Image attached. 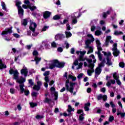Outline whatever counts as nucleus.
Wrapping results in <instances>:
<instances>
[{"mask_svg":"<svg viewBox=\"0 0 125 125\" xmlns=\"http://www.w3.org/2000/svg\"><path fill=\"white\" fill-rule=\"evenodd\" d=\"M17 83L20 84L19 87L21 90V92H24V87H25V84L24 83L26 82V79L21 78V80H18Z\"/></svg>","mask_w":125,"mask_h":125,"instance_id":"9b49d317","label":"nucleus"},{"mask_svg":"<svg viewBox=\"0 0 125 125\" xmlns=\"http://www.w3.org/2000/svg\"><path fill=\"white\" fill-rule=\"evenodd\" d=\"M32 36L33 37H37L39 35V32H36L35 31H32Z\"/></svg>","mask_w":125,"mask_h":125,"instance_id":"de8ad7c7","label":"nucleus"},{"mask_svg":"<svg viewBox=\"0 0 125 125\" xmlns=\"http://www.w3.org/2000/svg\"><path fill=\"white\" fill-rule=\"evenodd\" d=\"M108 99V97H107V95H103V100H104V101H107V99Z\"/></svg>","mask_w":125,"mask_h":125,"instance_id":"603ef678","label":"nucleus"},{"mask_svg":"<svg viewBox=\"0 0 125 125\" xmlns=\"http://www.w3.org/2000/svg\"><path fill=\"white\" fill-rule=\"evenodd\" d=\"M103 53H104V56H106V65L109 67V66H112L113 65V62L111 61V59H110V57L112 54L111 52H109L108 53H106L105 52L103 51Z\"/></svg>","mask_w":125,"mask_h":125,"instance_id":"9d476101","label":"nucleus"},{"mask_svg":"<svg viewBox=\"0 0 125 125\" xmlns=\"http://www.w3.org/2000/svg\"><path fill=\"white\" fill-rule=\"evenodd\" d=\"M74 109H72V106L70 105H68V110H67L68 113L69 114H71L72 113V111H74Z\"/></svg>","mask_w":125,"mask_h":125,"instance_id":"58836bf2","label":"nucleus"},{"mask_svg":"<svg viewBox=\"0 0 125 125\" xmlns=\"http://www.w3.org/2000/svg\"><path fill=\"white\" fill-rule=\"evenodd\" d=\"M32 97H37L39 95V92L33 91L31 93Z\"/></svg>","mask_w":125,"mask_h":125,"instance_id":"4c0bfd02","label":"nucleus"},{"mask_svg":"<svg viewBox=\"0 0 125 125\" xmlns=\"http://www.w3.org/2000/svg\"><path fill=\"white\" fill-rule=\"evenodd\" d=\"M109 104H110L111 108H112L113 114H115V113H116V112H117V108H116V105L114 104V102H113V101H111L109 103Z\"/></svg>","mask_w":125,"mask_h":125,"instance_id":"412c9836","label":"nucleus"},{"mask_svg":"<svg viewBox=\"0 0 125 125\" xmlns=\"http://www.w3.org/2000/svg\"><path fill=\"white\" fill-rule=\"evenodd\" d=\"M49 27L47 26H43V27L42 28V31L43 32H45V31H46V30H47V29H48Z\"/></svg>","mask_w":125,"mask_h":125,"instance_id":"4d7b16f0","label":"nucleus"},{"mask_svg":"<svg viewBox=\"0 0 125 125\" xmlns=\"http://www.w3.org/2000/svg\"><path fill=\"white\" fill-rule=\"evenodd\" d=\"M119 66L121 67V68H124L125 67V63L123 62H120L119 63Z\"/></svg>","mask_w":125,"mask_h":125,"instance_id":"864d4df0","label":"nucleus"},{"mask_svg":"<svg viewBox=\"0 0 125 125\" xmlns=\"http://www.w3.org/2000/svg\"><path fill=\"white\" fill-rule=\"evenodd\" d=\"M36 118L37 119V120H40V119H42V118H43V116L40 115H37L36 116Z\"/></svg>","mask_w":125,"mask_h":125,"instance_id":"052dcab7","label":"nucleus"},{"mask_svg":"<svg viewBox=\"0 0 125 125\" xmlns=\"http://www.w3.org/2000/svg\"><path fill=\"white\" fill-rule=\"evenodd\" d=\"M105 66V63L104 62H101L100 64H99V66L100 68H101V67H104Z\"/></svg>","mask_w":125,"mask_h":125,"instance_id":"680f3d73","label":"nucleus"},{"mask_svg":"<svg viewBox=\"0 0 125 125\" xmlns=\"http://www.w3.org/2000/svg\"><path fill=\"white\" fill-rule=\"evenodd\" d=\"M64 66H65L64 63L60 62L57 60L50 61V63L49 64V68L51 70L54 69L55 67H57V68H63Z\"/></svg>","mask_w":125,"mask_h":125,"instance_id":"7ed1b4c3","label":"nucleus"},{"mask_svg":"<svg viewBox=\"0 0 125 125\" xmlns=\"http://www.w3.org/2000/svg\"><path fill=\"white\" fill-rule=\"evenodd\" d=\"M97 29L99 30H96L95 32V36H100L102 34V31H101V28L100 26H97Z\"/></svg>","mask_w":125,"mask_h":125,"instance_id":"5701e85b","label":"nucleus"},{"mask_svg":"<svg viewBox=\"0 0 125 125\" xmlns=\"http://www.w3.org/2000/svg\"><path fill=\"white\" fill-rule=\"evenodd\" d=\"M63 39H65V35L62 34L58 33L55 36V39L56 41H61L63 40Z\"/></svg>","mask_w":125,"mask_h":125,"instance_id":"f3484780","label":"nucleus"},{"mask_svg":"<svg viewBox=\"0 0 125 125\" xmlns=\"http://www.w3.org/2000/svg\"><path fill=\"white\" fill-rule=\"evenodd\" d=\"M21 24L23 26H27V24H28V20L27 19H23L21 20Z\"/></svg>","mask_w":125,"mask_h":125,"instance_id":"c756f323","label":"nucleus"},{"mask_svg":"<svg viewBox=\"0 0 125 125\" xmlns=\"http://www.w3.org/2000/svg\"><path fill=\"white\" fill-rule=\"evenodd\" d=\"M113 77L114 79H115V80H116L119 79V78H120L119 74H118L116 72L113 74Z\"/></svg>","mask_w":125,"mask_h":125,"instance_id":"2f4dec72","label":"nucleus"},{"mask_svg":"<svg viewBox=\"0 0 125 125\" xmlns=\"http://www.w3.org/2000/svg\"><path fill=\"white\" fill-rule=\"evenodd\" d=\"M21 124V123L20 122H14L13 124H12L11 125H20Z\"/></svg>","mask_w":125,"mask_h":125,"instance_id":"0e129e2a","label":"nucleus"},{"mask_svg":"<svg viewBox=\"0 0 125 125\" xmlns=\"http://www.w3.org/2000/svg\"><path fill=\"white\" fill-rule=\"evenodd\" d=\"M101 72H102V69L100 67H97L95 71V78H97L99 75L101 74Z\"/></svg>","mask_w":125,"mask_h":125,"instance_id":"a211bd4d","label":"nucleus"},{"mask_svg":"<svg viewBox=\"0 0 125 125\" xmlns=\"http://www.w3.org/2000/svg\"><path fill=\"white\" fill-rule=\"evenodd\" d=\"M32 46H33V44L27 45L25 47L27 49H31V47H32Z\"/></svg>","mask_w":125,"mask_h":125,"instance_id":"69168bd1","label":"nucleus"},{"mask_svg":"<svg viewBox=\"0 0 125 125\" xmlns=\"http://www.w3.org/2000/svg\"><path fill=\"white\" fill-rule=\"evenodd\" d=\"M57 50L59 52H62L63 51V48L61 47H58Z\"/></svg>","mask_w":125,"mask_h":125,"instance_id":"338daca9","label":"nucleus"},{"mask_svg":"<svg viewBox=\"0 0 125 125\" xmlns=\"http://www.w3.org/2000/svg\"><path fill=\"white\" fill-rule=\"evenodd\" d=\"M42 45H44L45 47H48L49 46V43H48V41H44L42 42Z\"/></svg>","mask_w":125,"mask_h":125,"instance_id":"7c9ffc66","label":"nucleus"},{"mask_svg":"<svg viewBox=\"0 0 125 125\" xmlns=\"http://www.w3.org/2000/svg\"><path fill=\"white\" fill-rule=\"evenodd\" d=\"M116 83L118 85H122V82H121V81H120V79H116Z\"/></svg>","mask_w":125,"mask_h":125,"instance_id":"6e6d98bb","label":"nucleus"},{"mask_svg":"<svg viewBox=\"0 0 125 125\" xmlns=\"http://www.w3.org/2000/svg\"><path fill=\"white\" fill-rule=\"evenodd\" d=\"M16 3V6L18 7V15L20 18H23V16H24V10L21 7V4H22V2L21 1L19 0H16L15 1Z\"/></svg>","mask_w":125,"mask_h":125,"instance_id":"20e7f679","label":"nucleus"},{"mask_svg":"<svg viewBox=\"0 0 125 125\" xmlns=\"http://www.w3.org/2000/svg\"><path fill=\"white\" fill-rule=\"evenodd\" d=\"M100 91H101V92H103V93H105V92H106V88H105V87H103L100 89Z\"/></svg>","mask_w":125,"mask_h":125,"instance_id":"8fccbe9b","label":"nucleus"},{"mask_svg":"<svg viewBox=\"0 0 125 125\" xmlns=\"http://www.w3.org/2000/svg\"><path fill=\"white\" fill-rule=\"evenodd\" d=\"M50 15H51V12L49 11H46L43 13V17L44 19H48V18L50 17Z\"/></svg>","mask_w":125,"mask_h":125,"instance_id":"6ab92c4d","label":"nucleus"},{"mask_svg":"<svg viewBox=\"0 0 125 125\" xmlns=\"http://www.w3.org/2000/svg\"><path fill=\"white\" fill-rule=\"evenodd\" d=\"M86 53V51L83 50V51H76V54H77V55H79V57L78 58L77 60H76L74 63H73V65L74 66H78L77 67V70H79V69H81V68H82V67H83V62H80L79 63V61H85V60L86 61V57H84V55Z\"/></svg>","mask_w":125,"mask_h":125,"instance_id":"f257e3e1","label":"nucleus"},{"mask_svg":"<svg viewBox=\"0 0 125 125\" xmlns=\"http://www.w3.org/2000/svg\"><path fill=\"white\" fill-rule=\"evenodd\" d=\"M54 20H59L61 19V17L58 15H56L53 17Z\"/></svg>","mask_w":125,"mask_h":125,"instance_id":"72a5a7b5","label":"nucleus"},{"mask_svg":"<svg viewBox=\"0 0 125 125\" xmlns=\"http://www.w3.org/2000/svg\"><path fill=\"white\" fill-rule=\"evenodd\" d=\"M24 92L26 96H28V95H29V94H30V91H29V90H25V89H24L23 92H21V93H24Z\"/></svg>","mask_w":125,"mask_h":125,"instance_id":"e433bc0d","label":"nucleus"},{"mask_svg":"<svg viewBox=\"0 0 125 125\" xmlns=\"http://www.w3.org/2000/svg\"><path fill=\"white\" fill-rule=\"evenodd\" d=\"M44 103H47L48 104H49L50 102H51V99H49L47 97H46L44 101Z\"/></svg>","mask_w":125,"mask_h":125,"instance_id":"c9c22d12","label":"nucleus"},{"mask_svg":"<svg viewBox=\"0 0 125 125\" xmlns=\"http://www.w3.org/2000/svg\"><path fill=\"white\" fill-rule=\"evenodd\" d=\"M96 43L97 44L98 51L95 52V53L96 54L98 55L100 61H102V54H101V51H102L103 49H102V47H101V43H100V41H99L98 39H97L96 40Z\"/></svg>","mask_w":125,"mask_h":125,"instance_id":"39448f33","label":"nucleus"},{"mask_svg":"<svg viewBox=\"0 0 125 125\" xmlns=\"http://www.w3.org/2000/svg\"><path fill=\"white\" fill-rule=\"evenodd\" d=\"M1 5L2 6V8L3 10L7 12L8 11V10H7V8H6V6L5 5V3L3 1L1 2Z\"/></svg>","mask_w":125,"mask_h":125,"instance_id":"cd10ccee","label":"nucleus"},{"mask_svg":"<svg viewBox=\"0 0 125 125\" xmlns=\"http://www.w3.org/2000/svg\"><path fill=\"white\" fill-rule=\"evenodd\" d=\"M67 22H69V20H64L63 22H62V21L60 22V23L62 25H64V24H66Z\"/></svg>","mask_w":125,"mask_h":125,"instance_id":"09e8293b","label":"nucleus"},{"mask_svg":"<svg viewBox=\"0 0 125 125\" xmlns=\"http://www.w3.org/2000/svg\"><path fill=\"white\" fill-rule=\"evenodd\" d=\"M85 48H87L88 49H90L87 52V54H89V53H92L93 52V49L92 47L89 46V43L88 42V41H86L85 42Z\"/></svg>","mask_w":125,"mask_h":125,"instance_id":"2eb2a0df","label":"nucleus"},{"mask_svg":"<svg viewBox=\"0 0 125 125\" xmlns=\"http://www.w3.org/2000/svg\"><path fill=\"white\" fill-rule=\"evenodd\" d=\"M66 30L67 31H70V30H71V26H70V24L69 23H67L66 24Z\"/></svg>","mask_w":125,"mask_h":125,"instance_id":"bf43d9fd","label":"nucleus"},{"mask_svg":"<svg viewBox=\"0 0 125 125\" xmlns=\"http://www.w3.org/2000/svg\"><path fill=\"white\" fill-rule=\"evenodd\" d=\"M109 41H108V40H105V42H104V44L105 46H108V45H109Z\"/></svg>","mask_w":125,"mask_h":125,"instance_id":"774afa93","label":"nucleus"},{"mask_svg":"<svg viewBox=\"0 0 125 125\" xmlns=\"http://www.w3.org/2000/svg\"><path fill=\"white\" fill-rule=\"evenodd\" d=\"M28 83L29 84H30V86H29V87H30V86H33V85H34V82H33V80L29 79L28 80Z\"/></svg>","mask_w":125,"mask_h":125,"instance_id":"c03bdc74","label":"nucleus"},{"mask_svg":"<svg viewBox=\"0 0 125 125\" xmlns=\"http://www.w3.org/2000/svg\"><path fill=\"white\" fill-rule=\"evenodd\" d=\"M17 55H18V56H16V54L15 55V61H16V62H17V63H20V61L18 60V58H19V57H21V54L18 52H17Z\"/></svg>","mask_w":125,"mask_h":125,"instance_id":"a878e982","label":"nucleus"},{"mask_svg":"<svg viewBox=\"0 0 125 125\" xmlns=\"http://www.w3.org/2000/svg\"><path fill=\"white\" fill-rule=\"evenodd\" d=\"M9 73L10 75H13V80H19V72H18L17 69L14 70L13 69L11 68V70H9Z\"/></svg>","mask_w":125,"mask_h":125,"instance_id":"f8f14e48","label":"nucleus"},{"mask_svg":"<svg viewBox=\"0 0 125 125\" xmlns=\"http://www.w3.org/2000/svg\"><path fill=\"white\" fill-rule=\"evenodd\" d=\"M48 75H49V71H45L43 73V76H45L44 80L45 82H46L47 83H49V78H48Z\"/></svg>","mask_w":125,"mask_h":125,"instance_id":"4be33fe9","label":"nucleus"},{"mask_svg":"<svg viewBox=\"0 0 125 125\" xmlns=\"http://www.w3.org/2000/svg\"><path fill=\"white\" fill-rule=\"evenodd\" d=\"M15 89L14 88H11L10 89V92L11 93H12V94H14V93H15Z\"/></svg>","mask_w":125,"mask_h":125,"instance_id":"e2e57ef3","label":"nucleus"},{"mask_svg":"<svg viewBox=\"0 0 125 125\" xmlns=\"http://www.w3.org/2000/svg\"><path fill=\"white\" fill-rule=\"evenodd\" d=\"M84 120V117H83V114H82L80 116H79V121L80 123H82L83 121Z\"/></svg>","mask_w":125,"mask_h":125,"instance_id":"a19ab883","label":"nucleus"},{"mask_svg":"<svg viewBox=\"0 0 125 125\" xmlns=\"http://www.w3.org/2000/svg\"><path fill=\"white\" fill-rule=\"evenodd\" d=\"M86 61L88 62L86 63V62H84L83 63V65L84 67H88L90 69L91 73H93L94 72V64L93 63H95L96 62V59H95V57L94 55H91L89 56V59H86Z\"/></svg>","mask_w":125,"mask_h":125,"instance_id":"f03ea898","label":"nucleus"},{"mask_svg":"<svg viewBox=\"0 0 125 125\" xmlns=\"http://www.w3.org/2000/svg\"><path fill=\"white\" fill-rule=\"evenodd\" d=\"M104 117V115L101 116V118L99 120V123H101V122H102V121H103Z\"/></svg>","mask_w":125,"mask_h":125,"instance_id":"13d9d810","label":"nucleus"},{"mask_svg":"<svg viewBox=\"0 0 125 125\" xmlns=\"http://www.w3.org/2000/svg\"><path fill=\"white\" fill-rule=\"evenodd\" d=\"M29 9H30V10L31 11H34V10H35V9H37V7L35 6H30L29 7Z\"/></svg>","mask_w":125,"mask_h":125,"instance_id":"49530a36","label":"nucleus"},{"mask_svg":"<svg viewBox=\"0 0 125 125\" xmlns=\"http://www.w3.org/2000/svg\"><path fill=\"white\" fill-rule=\"evenodd\" d=\"M103 98V95L102 94H100L99 95L97 96V99L98 101H100V100H102Z\"/></svg>","mask_w":125,"mask_h":125,"instance_id":"473e14b6","label":"nucleus"},{"mask_svg":"<svg viewBox=\"0 0 125 125\" xmlns=\"http://www.w3.org/2000/svg\"><path fill=\"white\" fill-rule=\"evenodd\" d=\"M12 26H11L10 28H6L5 31H4L3 32L1 33V35L3 36L4 40L7 41V42H9V41H10V39H8L4 35H7L8 34H12Z\"/></svg>","mask_w":125,"mask_h":125,"instance_id":"1a4fd4ad","label":"nucleus"},{"mask_svg":"<svg viewBox=\"0 0 125 125\" xmlns=\"http://www.w3.org/2000/svg\"><path fill=\"white\" fill-rule=\"evenodd\" d=\"M78 12H75L73 14H72L71 19L72 21V25H74L75 24H77L78 23V19L82 16V14L81 12L78 14V16L76 15Z\"/></svg>","mask_w":125,"mask_h":125,"instance_id":"0eeeda50","label":"nucleus"},{"mask_svg":"<svg viewBox=\"0 0 125 125\" xmlns=\"http://www.w3.org/2000/svg\"><path fill=\"white\" fill-rule=\"evenodd\" d=\"M21 75H24L25 78L28 76L29 74V71H28V68L23 65L22 69L21 70Z\"/></svg>","mask_w":125,"mask_h":125,"instance_id":"4468645a","label":"nucleus"},{"mask_svg":"<svg viewBox=\"0 0 125 125\" xmlns=\"http://www.w3.org/2000/svg\"><path fill=\"white\" fill-rule=\"evenodd\" d=\"M121 115V118H125V112L122 113L120 111L117 112V116H120Z\"/></svg>","mask_w":125,"mask_h":125,"instance_id":"ea45409f","label":"nucleus"},{"mask_svg":"<svg viewBox=\"0 0 125 125\" xmlns=\"http://www.w3.org/2000/svg\"><path fill=\"white\" fill-rule=\"evenodd\" d=\"M111 50L113 51V54L114 57H118V56H120L121 52H120V50L118 49V43H114L113 44Z\"/></svg>","mask_w":125,"mask_h":125,"instance_id":"6e6552de","label":"nucleus"},{"mask_svg":"<svg viewBox=\"0 0 125 125\" xmlns=\"http://www.w3.org/2000/svg\"><path fill=\"white\" fill-rule=\"evenodd\" d=\"M111 11H112V8H110L109 10L106 11V12H103V17L104 18H106L107 15H110V13H111Z\"/></svg>","mask_w":125,"mask_h":125,"instance_id":"b1692460","label":"nucleus"},{"mask_svg":"<svg viewBox=\"0 0 125 125\" xmlns=\"http://www.w3.org/2000/svg\"><path fill=\"white\" fill-rule=\"evenodd\" d=\"M37 28V23L36 22H31L30 26H29V29L30 31H36V28Z\"/></svg>","mask_w":125,"mask_h":125,"instance_id":"aec40b11","label":"nucleus"},{"mask_svg":"<svg viewBox=\"0 0 125 125\" xmlns=\"http://www.w3.org/2000/svg\"><path fill=\"white\" fill-rule=\"evenodd\" d=\"M66 38H69V37H72V33L70 32L66 31L65 32Z\"/></svg>","mask_w":125,"mask_h":125,"instance_id":"f704fd0d","label":"nucleus"},{"mask_svg":"<svg viewBox=\"0 0 125 125\" xmlns=\"http://www.w3.org/2000/svg\"><path fill=\"white\" fill-rule=\"evenodd\" d=\"M39 54V52H38V51L37 50H34L33 52V55L34 56H37V55H38Z\"/></svg>","mask_w":125,"mask_h":125,"instance_id":"5fc2aeb1","label":"nucleus"},{"mask_svg":"<svg viewBox=\"0 0 125 125\" xmlns=\"http://www.w3.org/2000/svg\"><path fill=\"white\" fill-rule=\"evenodd\" d=\"M123 32L122 31H116L114 32V35H115V36H120L121 35H123Z\"/></svg>","mask_w":125,"mask_h":125,"instance_id":"79ce46f5","label":"nucleus"},{"mask_svg":"<svg viewBox=\"0 0 125 125\" xmlns=\"http://www.w3.org/2000/svg\"><path fill=\"white\" fill-rule=\"evenodd\" d=\"M3 69H6V65L2 63V60H0V70H2Z\"/></svg>","mask_w":125,"mask_h":125,"instance_id":"bb28decb","label":"nucleus"},{"mask_svg":"<svg viewBox=\"0 0 125 125\" xmlns=\"http://www.w3.org/2000/svg\"><path fill=\"white\" fill-rule=\"evenodd\" d=\"M30 105L32 108H34V107H37V106H38V104L35 103H30Z\"/></svg>","mask_w":125,"mask_h":125,"instance_id":"37998d69","label":"nucleus"},{"mask_svg":"<svg viewBox=\"0 0 125 125\" xmlns=\"http://www.w3.org/2000/svg\"><path fill=\"white\" fill-rule=\"evenodd\" d=\"M77 84V83L70 82L69 81H66L65 82V87L67 91H70V93L74 92V86Z\"/></svg>","mask_w":125,"mask_h":125,"instance_id":"423d86ee","label":"nucleus"},{"mask_svg":"<svg viewBox=\"0 0 125 125\" xmlns=\"http://www.w3.org/2000/svg\"><path fill=\"white\" fill-rule=\"evenodd\" d=\"M41 60H42V58H39L38 56H36L34 59V60H31V62H34V61H35L36 65H38V64H39V62H40Z\"/></svg>","mask_w":125,"mask_h":125,"instance_id":"393cba45","label":"nucleus"},{"mask_svg":"<svg viewBox=\"0 0 125 125\" xmlns=\"http://www.w3.org/2000/svg\"><path fill=\"white\" fill-rule=\"evenodd\" d=\"M89 106H90V103H88L85 104L84 107V110L86 111V112L89 111Z\"/></svg>","mask_w":125,"mask_h":125,"instance_id":"c85d7f7f","label":"nucleus"},{"mask_svg":"<svg viewBox=\"0 0 125 125\" xmlns=\"http://www.w3.org/2000/svg\"><path fill=\"white\" fill-rule=\"evenodd\" d=\"M42 85V83L41 81H38L37 82V85H34L33 86V89L34 90H36L37 91H39L40 89H41V86Z\"/></svg>","mask_w":125,"mask_h":125,"instance_id":"dca6fc26","label":"nucleus"},{"mask_svg":"<svg viewBox=\"0 0 125 125\" xmlns=\"http://www.w3.org/2000/svg\"><path fill=\"white\" fill-rule=\"evenodd\" d=\"M97 21L98 20H93L91 21L90 25L91 26V32H94V30L96 29V26H97Z\"/></svg>","mask_w":125,"mask_h":125,"instance_id":"ddd939ff","label":"nucleus"},{"mask_svg":"<svg viewBox=\"0 0 125 125\" xmlns=\"http://www.w3.org/2000/svg\"><path fill=\"white\" fill-rule=\"evenodd\" d=\"M115 120V117H114V116H110L108 119V121L110 123H112V122H113V121H114Z\"/></svg>","mask_w":125,"mask_h":125,"instance_id":"a18cd8bd","label":"nucleus"},{"mask_svg":"<svg viewBox=\"0 0 125 125\" xmlns=\"http://www.w3.org/2000/svg\"><path fill=\"white\" fill-rule=\"evenodd\" d=\"M25 4H27V5H31V2L29 0H24Z\"/></svg>","mask_w":125,"mask_h":125,"instance_id":"3c124183","label":"nucleus"}]
</instances>
